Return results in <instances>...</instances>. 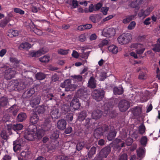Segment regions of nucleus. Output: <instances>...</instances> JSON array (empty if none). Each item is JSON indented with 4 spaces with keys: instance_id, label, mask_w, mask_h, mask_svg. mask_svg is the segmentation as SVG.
<instances>
[{
    "instance_id": "nucleus-1",
    "label": "nucleus",
    "mask_w": 160,
    "mask_h": 160,
    "mask_svg": "<svg viewBox=\"0 0 160 160\" xmlns=\"http://www.w3.org/2000/svg\"><path fill=\"white\" fill-rule=\"evenodd\" d=\"M40 132L37 129L36 126L34 125L31 126L28 131L24 135L25 138L28 140H34L36 137L38 139L41 138L44 135V133L42 131Z\"/></svg>"
},
{
    "instance_id": "nucleus-2",
    "label": "nucleus",
    "mask_w": 160,
    "mask_h": 160,
    "mask_svg": "<svg viewBox=\"0 0 160 160\" xmlns=\"http://www.w3.org/2000/svg\"><path fill=\"white\" fill-rule=\"evenodd\" d=\"M132 38V36L130 34L123 33L118 38L117 40L119 44L124 45L128 43Z\"/></svg>"
},
{
    "instance_id": "nucleus-3",
    "label": "nucleus",
    "mask_w": 160,
    "mask_h": 160,
    "mask_svg": "<svg viewBox=\"0 0 160 160\" xmlns=\"http://www.w3.org/2000/svg\"><path fill=\"white\" fill-rule=\"evenodd\" d=\"M115 33L116 30L114 28H106L103 29L102 35L106 37H112L115 35Z\"/></svg>"
},
{
    "instance_id": "nucleus-4",
    "label": "nucleus",
    "mask_w": 160,
    "mask_h": 160,
    "mask_svg": "<svg viewBox=\"0 0 160 160\" xmlns=\"http://www.w3.org/2000/svg\"><path fill=\"white\" fill-rule=\"evenodd\" d=\"M104 92L103 90L97 89L94 90L92 94L93 98L97 101L101 100L104 97Z\"/></svg>"
},
{
    "instance_id": "nucleus-5",
    "label": "nucleus",
    "mask_w": 160,
    "mask_h": 160,
    "mask_svg": "<svg viewBox=\"0 0 160 160\" xmlns=\"http://www.w3.org/2000/svg\"><path fill=\"white\" fill-rule=\"evenodd\" d=\"M51 120L49 119H47L42 125H41V128L38 129L40 132H42V131L43 132L44 134V131H48L51 128Z\"/></svg>"
},
{
    "instance_id": "nucleus-6",
    "label": "nucleus",
    "mask_w": 160,
    "mask_h": 160,
    "mask_svg": "<svg viewBox=\"0 0 160 160\" xmlns=\"http://www.w3.org/2000/svg\"><path fill=\"white\" fill-rule=\"evenodd\" d=\"M110 151L109 147L106 148L102 149L97 156L96 160H102V158H106Z\"/></svg>"
},
{
    "instance_id": "nucleus-7",
    "label": "nucleus",
    "mask_w": 160,
    "mask_h": 160,
    "mask_svg": "<svg viewBox=\"0 0 160 160\" xmlns=\"http://www.w3.org/2000/svg\"><path fill=\"white\" fill-rule=\"evenodd\" d=\"M23 127V126L20 123L14 125L9 124L7 126V128L9 134H12L11 130L12 129L16 131L22 129Z\"/></svg>"
},
{
    "instance_id": "nucleus-8",
    "label": "nucleus",
    "mask_w": 160,
    "mask_h": 160,
    "mask_svg": "<svg viewBox=\"0 0 160 160\" xmlns=\"http://www.w3.org/2000/svg\"><path fill=\"white\" fill-rule=\"evenodd\" d=\"M129 106L128 102L125 100L121 101L118 104V108L121 112L126 111L129 107Z\"/></svg>"
},
{
    "instance_id": "nucleus-9",
    "label": "nucleus",
    "mask_w": 160,
    "mask_h": 160,
    "mask_svg": "<svg viewBox=\"0 0 160 160\" xmlns=\"http://www.w3.org/2000/svg\"><path fill=\"white\" fill-rule=\"evenodd\" d=\"M16 73V72L13 68H9L7 69L5 72V78L7 79H10L13 77Z\"/></svg>"
},
{
    "instance_id": "nucleus-10",
    "label": "nucleus",
    "mask_w": 160,
    "mask_h": 160,
    "mask_svg": "<svg viewBox=\"0 0 160 160\" xmlns=\"http://www.w3.org/2000/svg\"><path fill=\"white\" fill-rule=\"evenodd\" d=\"M48 51L47 49L43 48L37 52H29V55L31 57H38L41 56L42 54H44Z\"/></svg>"
},
{
    "instance_id": "nucleus-11",
    "label": "nucleus",
    "mask_w": 160,
    "mask_h": 160,
    "mask_svg": "<svg viewBox=\"0 0 160 160\" xmlns=\"http://www.w3.org/2000/svg\"><path fill=\"white\" fill-rule=\"evenodd\" d=\"M80 104L78 99L77 98H74L70 103V107L72 109L77 110L80 106Z\"/></svg>"
},
{
    "instance_id": "nucleus-12",
    "label": "nucleus",
    "mask_w": 160,
    "mask_h": 160,
    "mask_svg": "<svg viewBox=\"0 0 160 160\" xmlns=\"http://www.w3.org/2000/svg\"><path fill=\"white\" fill-rule=\"evenodd\" d=\"M113 147L117 148H120L124 146V142L119 139H116L113 142Z\"/></svg>"
},
{
    "instance_id": "nucleus-13",
    "label": "nucleus",
    "mask_w": 160,
    "mask_h": 160,
    "mask_svg": "<svg viewBox=\"0 0 160 160\" xmlns=\"http://www.w3.org/2000/svg\"><path fill=\"white\" fill-rule=\"evenodd\" d=\"M67 122L63 119L59 120L57 123V127L58 128L61 130H64L66 127Z\"/></svg>"
},
{
    "instance_id": "nucleus-14",
    "label": "nucleus",
    "mask_w": 160,
    "mask_h": 160,
    "mask_svg": "<svg viewBox=\"0 0 160 160\" xmlns=\"http://www.w3.org/2000/svg\"><path fill=\"white\" fill-rule=\"evenodd\" d=\"M148 1V0H136L135 1L132 2L130 4V6L132 8H138V7L139 4Z\"/></svg>"
},
{
    "instance_id": "nucleus-15",
    "label": "nucleus",
    "mask_w": 160,
    "mask_h": 160,
    "mask_svg": "<svg viewBox=\"0 0 160 160\" xmlns=\"http://www.w3.org/2000/svg\"><path fill=\"white\" fill-rule=\"evenodd\" d=\"M52 117L53 118L57 119L60 116V113L59 112L58 108H54L52 111L51 112Z\"/></svg>"
},
{
    "instance_id": "nucleus-16",
    "label": "nucleus",
    "mask_w": 160,
    "mask_h": 160,
    "mask_svg": "<svg viewBox=\"0 0 160 160\" xmlns=\"http://www.w3.org/2000/svg\"><path fill=\"white\" fill-rule=\"evenodd\" d=\"M96 85V81L95 78L93 77H91L88 81V87L91 88H94Z\"/></svg>"
},
{
    "instance_id": "nucleus-17",
    "label": "nucleus",
    "mask_w": 160,
    "mask_h": 160,
    "mask_svg": "<svg viewBox=\"0 0 160 160\" xmlns=\"http://www.w3.org/2000/svg\"><path fill=\"white\" fill-rule=\"evenodd\" d=\"M77 93L78 96L82 98V99L84 98H87V93L86 89H80L78 91Z\"/></svg>"
},
{
    "instance_id": "nucleus-18",
    "label": "nucleus",
    "mask_w": 160,
    "mask_h": 160,
    "mask_svg": "<svg viewBox=\"0 0 160 160\" xmlns=\"http://www.w3.org/2000/svg\"><path fill=\"white\" fill-rule=\"evenodd\" d=\"M102 112L100 110H97L94 111L92 113V117L93 119L99 118L102 115Z\"/></svg>"
},
{
    "instance_id": "nucleus-19",
    "label": "nucleus",
    "mask_w": 160,
    "mask_h": 160,
    "mask_svg": "<svg viewBox=\"0 0 160 160\" xmlns=\"http://www.w3.org/2000/svg\"><path fill=\"white\" fill-rule=\"evenodd\" d=\"M19 110V108L16 105L14 104L11 106L9 108V111L13 115H16Z\"/></svg>"
},
{
    "instance_id": "nucleus-20",
    "label": "nucleus",
    "mask_w": 160,
    "mask_h": 160,
    "mask_svg": "<svg viewBox=\"0 0 160 160\" xmlns=\"http://www.w3.org/2000/svg\"><path fill=\"white\" fill-rule=\"evenodd\" d=\"M103 130L102 128H99L95 129L94 133V136L96 139L99 138L100 136L102 135L103 134Z\"/></svg>"
},
{
    "instance_id": "nucleus-21",
    "label": "nucleus",
    "mask_w": 160,
    "mask_h": 160,
    "mask_svg": "<svg viewBox=\"0 0 160 160\" xmlns=\"http://www.w3.org/2000/svg\"><path fill=\"white\" fill-rule=\"evenodd\" d=\"M108 50L109 52L113 54H116L118 52V47L114 45H112L108 47Z\"/></svg>"
},
{
    "instance_id": "nucleus-22",
    "label": "nucleus",
    "mask_w": 160,
    "mask_h": 160,
    "mask_svg": "<svg viewBox=\"0 0 160 160\" xmlns=\"http://www.w3.org/2000/svg\"><path fill=\"white\" fill-rule=\"evenodd\" d=\"M18 34V31L12 29H9L7 33V35L10 38L17 36Z\"/></svg>"
},
{
    "instance_id": "nucleus-23",
    "label": "nucleus",
    "mask_w": 160,
    "mask_h": 160,
    "mask_svg": "<svg viewBox=\"0 0 160 160\" xmlns=\"http://www.w3.org/2000/svg\"><path fill=\"white\" fill-rule=\"evenodd\" d=\"M27 117V115L25 113L22 112L18 114L17 119L19 122H22L26 119Z\"/></svg>"
},
{
    "instance_id": "nucleus-24",
    "label": "nucleus",
    "mask_w": 160,
    "mask_h": 160,
    "mask_svg": "<svg viewBox=\"0 0 160 160\" xmlns=\"http://www.w3.org/2000/svg\"><path fill=\"white\" fill-rule=\"evenodd\" d=\"M145 148L144 147H140L137 150L138 156L141 158H142L145 155Z\"/></svg>"
},
{
    "instance_id": "nucleus-25",
    "label": "nucleus",
    "mask_w": 160,
    "mask_h": 160,
    "mask_svg": "<svg viewBox=\"0 0 160 160\" xmlns=\"http://www.w3.org/2000/svg\"><path fill=\"white\" fill-rule=\"evenodd\" d=\"M71 80L67 79L65 80L61 84V87L62 88H65V90L66 91V89H68V86L69 85H71Z\"/></svg>"
},
{
    "instance_id": "nucleus-26",
    "label": "nucleus",
    "mask_w": 160,
    "mask_h": 160,
    "mask_svg": "<svg viewBox=\"0 0 160 160\" xmlns=\"http://www.w3.org/2000/svg\"><path fill=\"white\" fill-rule=\"evenodd\" d=\"M38 120V118L36 114H33L32 115L30 120V122L33 124L37 123Z\"/></svg>"
},
{
    "instance_id": "nucleus-27",
    "label": "nucleus",
    "mask_w": 160,
    "mask_h": 160,
    "mask_svg": "<svg viewBox=\"0 0 160 160\" xmlns=\"http://www.w3.org/2000/svg\"><path fill=\"white\" fill-rule=\"evenodd\" d=\"M7 130L6 129L2 130L0 134V137L4 139H7L8 137L7 131H8L7 127Z\"/></svg>"
},
{
    "instance_id": "nucleus-28",
    "label": "nucleus",
    "mask_w": 160,
    "mask_h": 160,
    "mask_svg": "<svg viewBox=\"0 0 160 160\" xmlns=\"http://www.w3.org/2000/svg\"><path fill=\"white\" fill-rule=\"evenodd\" d=\"M112 108V106L109 104H105L104 113L107 114H109Z\"/></svg>"
},
{
    "instance_id": "nucleus-29",
    "label": "nucleus",
    "mask_w": 160,
    "mask_h": 160,
    "mask_svg": "<svg viewBox=\"0 0 160 160\" xmlns=\"http://www.w3.org/2000/svg\"><path fill=\"white\" fill-rule=\"evenodd\" d=\"M31 47V44H29L28 42H25L22 43L19 46V48L20 49H29Z\"/></svg>"
},
{
    "instance_id": "nucleus-30",
    "label": "nucleus",
    "mask_w": 160,
    "mask_h": 160,
    "mask_svg": "<svg viewBox=\"0 0 160 160\" xmlns=\"http://www.w3.org/2000/svg\"><path fill=\"white\" fill-rule=\"evenodd\" d=\"M136 16V14L135 15H132L127 17L123 20V22L125 24L128 23L132 20Z\"/></svg>"
},
{
    "instance_id": "nucleus-31",
    "label": "nucleus",
    "mask_w": 160,
    "mask_h": 160,
    "mask_svg": "<svg viewBox=\"0 0 160 160\" xmlns=\"http://www.w3.org/2000/svg\"><path fill=\"white\" fill-rule=\"evenodd\" d=\"M152 49L155 52L160 51V38L158 39L157 44L154 45V47L152 48Z\"/></svg>"
},
{
    "instance_id": "nucleus-32",
    "label": "nucleus",
    "mask_w": 160,
    "mask_h": 160,
    "mask_svg": "<svg viewBox=\"0 0 160 160\" xmlns=\"http://www.w3.org/2000/svg\"><path fill=\"white\" fill-rule=\"evenodd\" d=\"M123 92V89L122 87H119L118 88L115 87L113 88V92L115 94H121Z\"/></svg>"
},
{
    "instance_id": "nucleus-33",
    "label": "nucleus",
    "mask_w": 160,
    "mask_h": 160,
    "mask_svg": "<svg viewBox=\"0 0 160 160\" xmlns=\"http://www.w3.org/2000/svg\"><path fill=\"white\" fill-rule=\"evenodd\" d=\"M40 97L39 96L35 97L31 100V103L34 105L38 104L40 102Z\"/></svg>"
},
{
    "instance_id": "nucleus-34",
    "label": "nucleus",
    "mask_w": 160,
    "mask_h": 160,
    "mask_svg": "<svg viewBox=\"0 0 160 160\" xmlns=\"http://www.w3.org/2000/svg\"><path fill=\"white\" fill-rule=\"evenodd\" d=\"M40 61L42 62L47 63L50 60V57L48 55H47L39 58Z\"/></svg>"
},
{
    "instance_id": "nucleus-35",
    "label": "nucleus",
    "mask_w": 160,
    "mask_h": 160,
    "mask_svg": "<svg viewBox=\"0 0 160 160\" xmlns=\"http://www.w3.org/2000/svg\"><path fill=\"white\" fill-rule=\"evenodd\" d=\"M86 116V112L83 111L79 114L78 117L79 120L80 121L83 120L85 118Z\"/></svg>"
},
{
    "instance_id": "nucleus-36",
    "label": "nucleus",
    "mask_w": 160,
    "mask_h": 160,
    "mask_svg": "<svg viewBox=\"0 0 160 160\" xmlns=\"http://www.w3.org/2000/svg\"><path fill=\"white\" fill-rule=\"evenodd\" d=\"M142 44L140 43H133L131 44L130 46L131 50H134L135 49H137L138 48L142 47Z\"/></svg>"
},
{
    "instance_id": "nucleus-37",
    "label": "nucleus",
    "mask_w": 160,
    "mask_h": 160,
    "mask_svg": "<svg viewBox=\"0 0 160 160\" xmlns=\"http://www.w3.org/2000/svg\"><path fill=\"white\" fill-rule=\"evenodd\" d=\"M8 102V99L6 97H3L0 98V105L1 106L6 105Z\"/></svg>"
},
{
    "instance_id": "nucleus-38",
    "label": "nucleus",
    "mask_w": 160,
    "mask_h": 160,
    "mask_svg": "<svg viewBox=\"0 0 160 160\" xmlns=\"http://www.w3.org/2000/svg\"><path fill=\"white\" fill-rule=\"evenodd\" d=\"M95 10L94 6L92 4H90L89 7L88 9L87 8H85L84 9V12L85 13H88L89 12H91Z\"/></svg>"
},
{
    "instance_id": "nucleus-39",
    "label": "nucleus",
    "mask_w": 160,
    "mask_h": 160,
    "mask_svg": "<svg viewBox=\"0 0 160 160\" xmlns=\"http://www.w3.org/2000/svg\"><path fill=\"white\" fill-rule=\"evenodd\" d=\"M116 134V132L115 131H113L111 132L107 136V138L109 141H111L114 139Z\"/></svg>"
},
{
    "instance_id": "nucleus-40",
    "label": "nucleus",
    "mask_w": 160,
    "mask_h": 160,
    "mask_svg": "<svg viewBox=\"0 0 160 160\" xmlns=\"http://www.w3.org/2000/svg\"><path fill=\"white\" fill-rule=\"evenodd\" d=\"M10 21V20L9 18L4 19L0 22V27L2 28L4 27Z\"/></svg>"
},
{
    "instance_id": "nucleus-41",
    "label": "nucleus",
    "mask_w": 160,
    "mask_h": 160,
    "mask_svg": "<svg viewBox=\"0 0 160 160\" xmlns=\"http://www.w3.org/2000/svg\"><path fill=\"white\" fill-rule=\"evenodd\" d=\"M45 75L43 73H38L36 75V78L39 80H42L45 78Z\"/></svg>"
},
{
    "instance_id": "nucleus-42",
    "label": "nucleus",
    "mask_w": 160,
    "mask_h": 160,
    "mask_svg": "<svg viewBox=\"0 0 160 160\" xmlns=\"http://www.w3.org/2000/svg\"><path fill=\"white\" fill-rule=\"evenodd\" d=\"M69 51V49L64 50L60 48L58 50L57 52L58 54L64 55L67 54L68 53Z\"/></svg>"
},
{
    "instance_id": "nucleus-43",
    "label": "nucleus",
    "mask_w": 160,
    "mask_h": 160,
    "mask_svg": "<svg viewBox=\"0 0 160 160\" xmlns=\"http://www.w3.org/2000/svg\"><path fill=\"white\" fill-rule=\"evenodd\" d=\"M35 110L38 113L42 114L44 112L45 109L43 106H39L36 108Z\"/></svg>"
},
{
    "instance_id": "nucleus-44",
    "label": "nucleus",
    "mask_w": 160,
    "mask_h": 160,
    "mask_svg": "<svg viewBox=\"0 0 160 160\" xmlns=\"http://www.w3.org/2000/svg\"><path fill=\"white\" fill-rule=\"evenodd\" d=\"M125 81L127 83H129L131 80V75L129 73L126 74L123 77Z\"/></svg>"
},
{
    "instance_id": "nucleus-45",
    "label": "nucleus",
    "mask_w": 160,
    "mask_h": 160,
    "mask_svg": "<svg viewBox=\"0 0 160 160\" xmlns=\"http://www.w3.org/2000/svg\"><path fill=\"white\" fill-rule=\"evenodd\" d=\"M96 151V148L93 147H92L88 152V157L90 158H92V156L95 154Z\"/></svg>"
},
{
    "instance_id": "nucleus-46",
    "label": "nucleus",
    "mask_w": 160,
    "mask_h": 160,
    "mask_svg": "<svg viewBox=\"0 0 160 160\" xmlns=\"http://www.w3.org/2000/svg\"><path fill=\"white\" fill-rule=\"evenodd\" d=\"M86 142H83L78 143L77 145L76 148L79 151L81 150L84 146L85 145Z\"/></svg>"
},
{
    "instance_id": "nucleus-47",
    "label": "nucleus",
    "mask_w": 160,
    "mask_h": 160,
    "mask_svg": "<svg viewBox=\"0 0 160 160\" xmlns=\"http://www.w3.org/2000/svg\"><path fill=\"white\" fill-rule=\"evenodd\" d=\"M145 50V48L144 45L142 44V47L136 49V51L138 54H141Z\"/></svg>"
},
{
    "instance_id": "nucleus-48",
    "label": "nucleus",
    "mask_w": 160,
    "mask_h": 160,
    "mask_svg": "<svg viewBox=\"0 0 160 160\" xmlns=\"http://www.w3.org/2000/svg\"><path fill=\"white\" fill-rule=\"evenodd\" d=\"M61 109L62 113L65 114L69 110L68 106L65 104L62 105L61 107Z\"/></svg>"
},
{
    "instance_id": "nucleus-49",
    "label": "nucleus",
    "mask_w": 160,
    "mask_h": 160,
    "mask_svg": "<svg viewBox=\"0 0 160 160\" xmlns=\"http://www.w3.org/2000/svg\"><path fill=\"white\" fill-rule=\"evenodd\" d=\"M139 131L141 134H143L145 131V127L143 124H141L139 126Z\"/></svg>"
},
{
    "instance_id": "nucleus-50",
    "label": "nucleus",
    "mask_w": 160,
    "mask_h": 160,
    "mask_svg": "<svg viewBox=\"0 0 160 160\" xmlns=\"http://www.w3.org/2000/svg\"><path fill=\"white\" fill-rule=\"evenodd\" d=\"M108 42L106 39H104L101 42L98 44V47L101 48L104 46L106 45L108 43Z\"/></svg>"
},
{
    "instance_id": "nucleus-51",
    "label": "nucleus",
    "mask_w": 160,
    "mask_h": 160,
    "mask_svg": "<svg viewBox=\"0 0 160 160\" xmlns=\"http://www.w3.org/2000/svg\"><path fill=\"white\" fill-rule=\"evenodd\" d=\"M23 142V140L22 138H17L15 141L13 142V145H15L18 144V145H22Z\"/></svg>"
},
{
    "instance_id": "nucleus-52",
    "label": "nucleus",
    "mask_w": 160,
    "mask_h": 160,
    "mask_svg": "<svg viewBox=\"0 0 160 160\" xmlns=\"http://www.w3.org/2000/svg\"><path fill=\"white\" fill-rule=\"evenodd\" d=\"M34 89L33 88H32L28 90L27 92H25V93H27V97H31L32 95V94L34 93Z\"/></svg>"
},
{
    "instance_id": "nucleus-53",
    "label": "nucleus",
    "mask_w": 160,
    "mask_h": 160,
    "mask_svg": "<svg viewBox=\"0 0 160 160\" xmlns=\"http://www.w3.org/2000/svg\"><path fill=\"white\" fill-rule=\"evenodd\" d=\"M153 9V7L152 6H150L148 7L145 10V13L147 16L152 11Z\"/></svg>"
},
{
    "instance_id": "nucleus-54",
    "label": "nucleus",
    "mask_w": 160,
    "mask_h": 160,
    "mask_svg": "<svg viewBox=\"0 0 160 160\" xmlns=\"http://www.w3.org/2000/svg\"><path fill=\"white\" fill-rule=\"evenodd\" d=\"M68 89L67 88L66 91H72L74 90L76 87V85L74 84H71V85H69L68 86Z\"/></svg>"
},
{
    "instance_id": "nucleus-55",
    "label": "nucleus",
    "mask_w": 160,
    "mask_h": 160,
    "mask_svg": "<svg viewBox=\"0 0 160 160\" xmlns=\"http://www.w3.org/2000/svg\"><path fill=\"white\" fill-rule=\"evenodd\" d=\"M147 77L146 73L145 72H141L138 76V78L140 79H144Z\"/></svg>"
},
{
    "instance_id": "nucleus-56",
    "label": "nucleus",
    "mask_w": 160,
    "mask_h": 160,
    "mask_svg": "<svg viewBox=\"0 0 160 160\" xmlns=\"http://www.w3.org/2000/svg\"><path fill=\"white\" fill-rule=\"evenodd\" d=\"M73 119V115L72 113H69L67 115L66 119L69 123H70Z\"/></svg>"
},
{
    "instance_id": "nucleus-57",
    "label": "nucleus",
    "mask_w": 160,
    "mask_h": 160,
    "mask_svg": "<svg viewBox=\"0 0 160 160\" xmlns=\"http://www.w3.org/2000/svg\"><path fill=\"white\" fill-rule=\"evenodd\" d=\"M20 155L22 158V160H23V159L26 158L28 157V152H26L22 151Z\"/></svg>"
},
{
    "instance_id": "nucleus-58",
    "label": "nucleus",
    "mask_w": 160,
    "mask_h": 160,
    "mask_svg": "<svg viewBox=\"0 0 160 160\" xmlns=\"http://www.w3.org/2000/svg\"><path fill=\"white\" fill-rule=\"evenodd\" d=\"M138 16L140 17H145L147 16L146 14L145 13V10L142 9L140 10L138 13Z\"/></svg>"
},
{
    "instance_id": "nucleus-59",
    "label": "nucleus",
    "mask_w": 160,
    "mask_h": 160,
    "mask_svg": "<svg viewBox=\"0 0 160 160\" xmlns=\"http://www.w3.org/2000/svg\"><path fill=\"white\" fill-rule=\"evenodd\" d=\"M136 26V23L134 21L132 22L128 25V28L129 30H132Z\"/></svg>"
},
{
    "instance_id": "nucleus-60",
    "label": "nucleus",
    "mask_w": 160,
    "mask_h": 160,
    "mask_svg": "<svg viewBox=\"0 0 160 160\" xmlns=\"http://www.w3.org/2000/svg\"><path fill=\"white\" fill-rule=\"evenodd\" d=\"M108 10L109 8L106 7H102L101 9L102 12L104 15H106L107 14L108 12Z\"/></svg>"
},
{
    "instance_id": "nucleus-61",
    "label": "nucleus",
    "mask_w": 160,
    "mask_h": 160,
    "mask_svg": "<svg viewBox=\"0 0 160 160\" xmlns=\"http://www.w3.org/2000/svg\"><path fill=\"white\" fill-rule=\"evenodd\" d=\"M59 137V132L58 131H56L52 134L51 136V138L52 139H56Z\"/></svg>"
},
{
    "instance_id": "nucleus-62",
    "label": "nucleus",
    "mask_w": 160,
    "mask_h": 160,
    "mask_svg": "<svg viewBox=\"0 0 160 160\" xmlns=\"http://www.w3.org/2000/svg\"><path fill=\"white\" fill-rule=\"evenodd\" d=\"M14 12L17 13H18L21 15H23L24 13V11L21 10L20 8H15L14 9Z\"/></svg>"
},
{
    "instance_id": "nucleus-63",
    "label": "nucleus",
    "mask_w": 160,
    "mask_h": 160,
    "mask_svg": "<svg viewBox=\"0 0 160 160\" xmlns=\"http://www.w3.org/2000/svg\"><path fill=\"white\" fill-rule=\"evenodd\" d=\"M147 141V139L146 136L142 137L141 140V143L142 145H145Z\"/></svg>"
},
{
    "instance_id": "nucleus-64",
    "label": "nucleus",
    "mask_w": 160,
    "mask_h": 160,
    "mask_svg": "<svg viewBox=\"0 0 160 160\" xmlns=\"http://www.w3.org/2000/svg\"><path fill=\"white\" fill-rule=\"evenodd\" d=\"M74 80L75 81H81L82 80V77L81 75L74 76H73Z\"/></svg>"
}]
</instances>
